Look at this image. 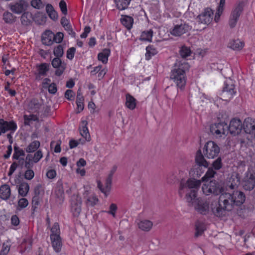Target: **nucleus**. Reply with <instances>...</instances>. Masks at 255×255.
<instances>
[{
  "label": "nucleus",
  "instance_id": "nucleus-51",
  "mask_svg": "<svg viewBox=\"0 0 255 255\" xmlns=\"http://www.w3.org/2000/svg\"><path fill=\"white\" fill-rule=\"evenodd\" d=\"M31 5L34 8L40 9L43 7V4L41 0H32Z\"/></svg>",
  "mask_w": 255,
  "mask_h": 255
},
{
  "label": "nucleus",
  "instance_id": "nucleus-25",
  "mask_svg": "<svg viewBox=\"0 0 255 255\" xmlns=\"http://www.w3.org/2000/svg\"><path fill=\"white\" fill-rule=\"evenodd\" d=\"M152 226V222L148 220H143L140 221L138 223V227L139 229L145 232L149 231L151 229Z\"/></svg>",
  "mask_w": 255,
  "mask_h": 255
},
{
  "label": "nucleus",
  "instance_id": "nucleus-43",
  "mask_svg": "<svg viewBox=\"0 0 255 255\" xmlns=\"http://www.w3.org/2000/svg\"><path fill=\"white\" fill-rule=\"evenodd\" d=\"M40 146V142L35 140L30 143L26 148V151L28 153L33 152L36 151Z\"/></svg>",
  "mask_w": 255,
  "mask_h": 255
},
{
  "label": "nucleus",
  "instance_id": "nucleus-37",
  "mask_svg": "<svg viewBox=\"0 0 255 255\" xmlns=\"http://www.w3.org/2000/svg\"><path fill=\"white\" fill-rule=\"evenodd\" d=\"M158 51L153 45H148L146 48L145 59L149 60L151 57L156 55Z\"/></svg>",
  "mask_w": 255,
  "mask_h": 255
},
{
  "label": "nucleus",
  "instance_id": "nucleus-5",
  "mask_svg": "<svg viewBox=\"0 0 255 255\" xmlns=\"http://www.w3.org/2000/svg\"><path fill=\"white\" fill-rule=\"evenodd\" d=\"M219 146L213 141L207 142L203 149V153L205 157L209 159H213L217 157L220 153Z\"/></svg>",
  "mask_w": 255,
  "mask_h": 255
},
{
  "label": "nucleus",
  "instance_id": "nucleus-48",
  "mask_svg": "<svg viewBox=\"0 0 255 255\" xmlns=\"http://www.w3.org/2000/svg\"><path fill=\"white\" fill-rule=\"evenodd\" d=\"M54 54L57 57H60L63 55V47L61 45H58L54 49Z\"/></svg>",
  "mask_w": 255,
  "mask_h": 255
},
{
  "label": "nucleus",
  "instance_id": "nucleus-58",
  "mask_svg": "<svg viewBox=\"0 0 255 255\" xmlns=\"http://www.w3.org/2000/svg\"><path fill=\"white\" fill-rule=\"evenodd\" d=\"M18 204L20 208H24L28 205V202L26 199L23 198L19 199Z\"/></svg>",
  "mask_w": 255,
  "mask_h": 255
},
{
  "label": "nucleus",
  "instance_id": "nucleus-24",
  "mask_svg": "<svg viewBox=\"0 0 255 255\" xmlns=\"http://www.w3.org/2000/svg\"><path fill=\"white\" fill-rule=\"evenodd\" d=\"M10 195V189L7 184H4L0 187V198L3 200L8 199Z\"/></svg>",
  "mask_w": 255,
  "mask_h": 255
},
{
  "label": "nucleus",
  "instance_id": "nucleus-13",
  "mask_svg": "<svg viewBox=\"0 0 255 255\" xmlns=\"http://www.w3.org/2000/svg\"><path fill=\"white\" fill-rule=\"evenodd\" d=\"M213 14V11L210 8L207 7L204 9L197 18L201 23L208 24L212 21Z\"/></svg>",
  "mask_w": 255,
  "mask_h": 255
},
{
  "label": "nucleus",
  "instance_id": "nucleus-59",
  "mask_svg": "<svg viewBox=\"0 0 255 255\" xmlns=\"http://www.w3.org/2000/svg\"><path fill=\"white\" fill-rule=\"evenodd\" d=\"M110 210L108 212L110 214H111L114 217H116V212L117 210V206L115 204L112 203L110 206Z\"/></svg>",
  "mask_w": 255,
  "mask_h": 255
},
{
  "label": "nucleus",
  "instance_id": "nucleus-14",
  "mask_svg": "<svg viewBox=\"0 0 255 255\" xmlns=\"http://www.w3.org/2000/svg\"><path fill=\"white\" fill-rule=\"evenodd\" d=\"M82 201L80 197L73 195L71 200V211L75 217H78L81 211Z\"/></svg>",
  "mask_w": 255,
  "mask_h": 255
},
{
  "label": "nucleus",
  "instance_id": "nucleus-62",
  "mask_svg": "<svg viewBox=\"0 0 255 255\" xmlns=\"http://www.w3.org/2000/svg\"><path fill=\"white\" fill-rule=\"evenodd\" d=\"M64 28L65 30L68 32L69 34L71 35L72 37H75V32L73 31L72 26L70 24H69L67 26L64 27Z\"/></svg>",
  "mask_w": 255,
  "mask_h": 255
},
{
  "label": "nucleus",
  "instance_id": "nucleus-19",
  "mask_svg": "<svg viewBox=\"0 0 255 255\" xmlns=\"http://www.w3.org/2000/svg\"><path fill=\"white\" fill-rule=\"evenodd\" d=\"M52 246L54 251L59 253L61 251L62 248L61 239L59 235H50Z\"/></svg>",
  "mask_w": 255,
  "mask_h": 255
},
{
  "label": "nucleus",
  "instance_id": "nucleus-52",
  "mask_svg": "<svg viewBox=\"0 0 255 255\" xmlns=\"http://www.w3.org/2000/svg\"><path fill=\"white\" fill-rule=\"evenodd\" d=\"M51 234L54 235H59L60 229L57 223H55L51 229Z\"/></svg>",
  "mask_w": 255,
  "mask_h": 255
},
{
  "label": "nucleus",
  "instance_id": "nucleus-39",
  "mask_svg": "<svg viewBox=\"0 0 255 255\" xmlns=\"http://www.w3.org/2000/svg\"><path fill=\"white\" fill-rule=\"evenodd\" d=\"M46 10L49 16L52 19L55 20L58 18L57 12L54 9L53 7L50 4H47L46 6Z\"/></svg>",
  "mask_w": 255,
  "mask_h": 255
},
{
  "label": "nucleus",
  "instance_id": "nucleus-32",
  "mask_svg": "<svg viewBox=\"0 0 255 255\" xmlns=\"http://www.w3.org/2000/svg\"><path fill=\"white\" fill-rule=\"evenodd\" d=\"M255 186V178L254 177L251 176L244 181L243 187L246 190L251 191L254 188Z\"/></svg>",
  "mask_w": 255,
  "mask_h": 255
},
{
  "label": "nucleus",
  "instance_id": "nucleus-38",
  "mask_svg": "<svg viewBox=\"0 0 255 255\" xmlns=\"http://www.w3.org/2000/svg\"><path fill=\"white\" fill-rule=\"evenodd\" d=\"M29 190V186L26 182L21 183L18 188V193L22 197L26 196Z\"/></svg>",
  "mask_w": 255,
  "mask_h": 255
},
{
  "label": "nucleus",
  "instance_id": "nucleus-12",
  "mask_svg": "<svg viewBox=\"0 0 255 255\" xmlns=\"http://www.w3.org/2000/svg\"><path fill=\"white\" fill-rule=\"evenodd\" d=\"M17 129L16 124L13 121L7 122L0 119V135L9 130L13 133Z\"/></svg>",
  "mask_w": 255,
  "mask_h": 255
},
{
  "label": "nucleus",
  "instance_id": "nucleus-3",
  "mask_svg": "<svg viewBox=\"0 0 255 255\" xmlns=\"http://www.w3.org/2000/svg\"><path fill=\"white\" fill-rule=\"evenodd\" d=\"M190 66L185 61H177L171 71L170 79L173 81L177 87L183 89L186 83V72L189 69Z\"/></svg>",
  "mask_w": 255,
  "mask_h": 255
},
{
  "label": "nucleus",
  "instance_id": "nucleus-50",
  "mask_svg": "<svg viewBox=\"0 0 255 255\" xmlns=\"http://www.w3.org/2000/svg\"><path fill=\"white\" fill-rule=\"evenodd\" d=\"M24 176L25 179L30 180L34 177V172L31 169H27L24 173Z\"/></svg>",
  "mask_w": 255,
  "mask_h": 255
},
{
  "label": "nucleus",
  "instance_id": "nucleus-42",
  "mask_svg": "<svg viewBox=\"0 0 255 255\" xmlns=\"http://www.w3.org/2000/svg\"><path fill=\"white\" fill-rule=\"evenodd\" d=\"M191 53L192 51L190 48L186 46H182L179 50V54L183 58H185L190 56Z\"/></svg>",
  "mask_w": 255,
  "mask_h": 255
},
{
  "label": "nucleus",
  "instance_id": "nucleus-56",
  "mask_svg": "<svg viewBox=\"0 0 255 255\" xmlns=\"http://www.w3.org/2000/svg\"><path fill=\"white\" fill-rule=\"evenodd\" d=\"M75 96L74 93L71 90H67L65 93V97L68 100L71 101L73 100Z\"/></svg>",
  "mask_w": 255,
  "mask_h": 255
},
{
  "label": "nucleus",
  "instance_id": "nucleus-1",
  "mask_svg": "<svg viewBox=\"0 0 255 255\" xmlns=\"http://www.w3.org/2000/svg\"><path fill=\"white\" fill-rule=\"evenodd\" d=\"M245 200V195L241 191L222 192L218 203H215V207H213V204H212V212L217 217H224L227 211H232L235 206L242 205Z\"/></svg>",
  "mask_w": 255,
  "mask_h": 255
},
{
  "label": "nucleus",
  "instance_id": "nucleus-8",
  "mask_svg": "<svg viewBox=\"0 0 255 255\" xmlns=\"http://www.w3.org/2000/svg\"><path fill=\"white\" fill-rule=\"evenodd\" d=\"M193 206L198 213L203 215L208 214L210 211L209 203L200 198H198L194 201V204Z\"/></svg>",
  "mask_w": 255,
  "mask_h": 255
},
{
  "label": "nucleus",
  "instance_id": "nucleus-45",
  "mask_svg": "<svg viewBox=\"0 0 255 255\" xmlns=\"http://www.w3.org/2000/svg\"><path fill=\"white\" fill-rule=\"evenodd\" d=\"M215 174H216V172L215 171V169L212 167H210L208 168L205 175L202 178V179L203 181L208 180L209 178L213 177Z\"/></svg>",
  "mask_w": 255,
  "mask_h": 255
},
{
  "label": "nucleus",
  "instance_id": "nucleus-27",
  "mask_svg": "<svg viewBox=\"0 0 255 255\" xmlns=\"http://www.w3.org/2000/svg\"><path fill=\"white\" fill-rule=\"evenodd\" d=\"M195 161L199 166H203L205 167H207L209 166V163L204 158L200 150L197 151Z\"/></svg>",
  "mask_w": 255,
  "mask_h": 255
},
{
  "label": "nucleus",
  "instance_id": "nucleus-11",
  "mask_svg": "<svg viewBox=\"0 0 255 255\" xmlns=\"http://www.w3.org/2000/svg\"><path fill=\"white\" fill-rule=\"evenodd\" d=\"M240 184V177L238 173H233L227 181L226 184V191H238L237 189Z\"/></svg>",
  "mask_w": 255,
  "mask_h": 255
},
{
  "label": "nucleus",
  "instance_id": "nucleus-28",
  "mask_svg": "<svg viewBox=\"0 0 255 255\" xmlns=\"http://www.w3.org/2000/svg\"><path fill=\"white\" fill-rule=\"evenodd\" d=\"M84 97L82 96L81 91L79 89L77 93L76 104L77 106V113H80L84 109Z\"/></svg>",
  "mask_w": 255,
  "mask_h": 255
},
{
  "label": "nucleus",
  "instance_id": "nucleus-57",
  "mask_svg": "<svg viewBox=\"0 0 255 255\" xmlns=\"http://www.w3.org/2000/svg\"><path fill=\"white\" fill-rule=\"evenodd\" d=\"M10 221L11 225L14 226H17L20 223L19 218L15 215L11 216Z\"/></svg>",
  "mask_w": 255,
  "mask_h": 255
},
{
  "label": "nucleus",
  "instance_id": "nucleus-31",
  "mask_svg": "<svg viewBox=\"0 0 255 255\" xmlns=\"http://www.w3.org/2000/svg\"><path fill=\"white\" fill-rule=\"evenodd\" d=\"M244 46V43L238 39L231 40L228 45L229 48L234 50H240L242 49Z\"/></svg>",
  "mask_w": 255,
  "mask_h": 255
},
{
  "label": "nucleus",
  "instance_id": "nucleus-9",
  "mask_svg": "<svg viewBox=\"0 0 255 255\" xmlns=\"http://www.w3.org/2000/svg\"><path fill=\"white\" fill-rule=\"evenodd\" d=\"M28 4L25 0H18L16 2L9 4L8 7L14 13L19 14L27 10Z\"/></svg>",
  "mask_w": 255,
  "mask_h": 255
},
{
  "label": "nucleus",
  "instance_id": "nucleus-54",
  "mask_svg": "<svg viewBox=\"0 0 255 255\" xmlns=\"http://www.w3.org/2000/svg\"><path fill=\"white\" fill-rule=\"evenodd\" d=\"M42 153L41 150H39L37 151L33 156V160L34 163L38 162L40 159L42 157Z\"/></svg>",
  "mask_w": 255,
  "mask_h": 255
},
{
  "label": "nucleus",
  "instance_id": "nucleus-44",
  "mask_svg": "<svg viewBox=\"0 0 255 255\" xmlns=\"http://www.w3.org/2000/svg\"><path fill=\"white\" fill-rule=\"evenodd\" d=\"M196 233L195 234V237H198L202 235L205 230L204 225L199 222L196 223Z\"/></svg>",
  "mask_w": 255,
  "mask_h": 255
},
{
  "label": "nucleus",
  "instance_id": "nucleus-41",
  "mask_svg": "<svg viewBox=\"0 0 255 255\" xmlns=\"http://www.w3.org/2000/svg\"><path fill=\"white\" fill-rule=\"evenodd\" d=\"M98 201V199L95 195H91L86 198L85 204L87 206H94L97 203Z\"/></svg>",
  "mask_w": 255,
  "mask_h": 255
},
{
  "label": "nucleus",
  "instance_id": "nucleus-4",
  "mask_svg": "<svg viewBox=\"0 0 255 255\" xmlns=\"http://www.w3.org/2000/svg\"><path fill=\"white\" fill-rule=\"evenodd\" d=\"M202 190L206 196L211 194L217 195L223 192V189L220 186L218 182L215 180L204 184L202 187Z\"/></svg>",
  "mask_w": 255,
  "mask_h": 255
},
{
  "label": "nucleus",
  "instance_id": "nucleus-60",
  "mask_svg": "<svg viewBox=\"0 0 255 255\" xmlns=\"http://www.w3.org/2000/svg\"><path fill=\"white\" fill-rule=\"evenodd\" d=\"M112 178H113V177H111V176L108 175V176L106 180L105 186L106 187L107 191H108L109 192H110L111 188Z\"/></svg>",
  "mask_w": 255,
  "mask_h": 255
},
{
  "label": "nucleus",
  "instance_id": "nucleus-30",
  "mask_svg": "<svg viewBox=\"0 0 255 255\" xmlns=\"http://www.w3.org/2000/svg\"><path fill=\"white\" fill-rule=\"evenodd\" d=\"M136 99L129 94L126 95V106L130 110H134L136 105Z\"/></svg>",
  "mask_w": 255,
  "mask_h": 255
},
{
  "label": "nucleus",
  "instance_id": "nucleus-64",
  "mask_svg": "<svg viewBox=\"0 0 255 255\" xmlns=\"http://www.w3.org/2000/svg\"><path fill=\"white\" fill-rule=\"evenodd\" d=\"M39 197L37 196H34L32 198V208H36L37 206L39 205Z\"/></svg>",
  "mask_w": 255,
  "mask_h": 255
},
{
  "label": "nucleus",
  "instance_id": "nucleus-10",
  "mask_svg": "<svg viewBox=\"0 0 255 255\" xmlns=\"http://www.w3.org/2000/svg\"><path fill=\"white\" fill-rule=\"evenodd\" d=\"M211 132L217 137L228 133V125L225 123L214 124L210 126Z\"/></svg>",
  "mask_w": 255,
  "mask_h": 255
},
{
  "label": "nucleus",
  "instance_id": "nucleus-29",
  "mask_svg": "<svg viewBox=\"0 0 255 255\" xmlns=\"http://www.w3.org/2000/svg\"><path fill=\"white\" fill-rule=\"evenodd\" d=\"M121 21L128 29L129 30L132 26L133 19L132 17L128 15H122Z\"/></svg>",
  "mask_w": 255,
  "mask_h": 255
},
{
  "label": "nucleus",
  "instance_id": "nucleus-2",
  "mask_svg": "<svg viewBox=\"0 0 255 255\" xmlns=\"http://www.w3.org/2000/svg\"><path fill=\"white\" fill-rule=\"evenodd\" d=\"M201 184L200 180L194 178L180 181L178 193L181 197L186 194L185 198L189 206H193L194 201L197 199V192Z\"/></svg>",
  "mask_w": 255,
  "mask_h": 255
},
{
  "label": "nucleus",
  "instance_id": "nucleus-7",
  "mask_svg": "<svg viewBox=\"0 0 255 255\" xmlns=\"http://www.w3.org/2000/svg\"><path fill=\"white\" fill-rule=\"evenodd\" d=\"M235 85L233 81L230 79H227L225 82L224 86L223 88L222 96L226 101L231 99L236 94Z\"/></svg>",
  "mask_w": 255,
  "mask_h": 255
},
{
  "label": "nucleus",
  "instance_id": "nucleus-6",
  "mask_svg": "<svg viewBox=\"0 0 255 255\" xmlns=\"http://www.w3.org/2000/svg\"><path fill=\"white\" fill-rule=\"evenodd\" d=\"M244 2L240 1L232 10L229 21V24L231 28H234L236 25L237 22L244 10Z\"/></svg>",
  "mask_w": 255,
  "mask_h": 255
},
{
  "label": "nucleus",
  "instance_id": "nucleus-18",
  "mask_svg": "<svg viewBox=\"0 0 255 255\" xmlns=\"http://www.w3.org/2000/svg\"><path fill=\"white\" fill-rule=\"evenodd\" d=\"M52 66L56 68L55 75L58 76L61 75L65 69V64L62 63L59 57L54 58L51 62Z\"/></svg>",
  "mask_w": 255,
  "mask_h": 255
},
{
  "label": "nucleus",
  "instance_id": "nucleus-36",
  "mask_svg": "<svg viewBox=\"0 0 255 255\" xmlns=\"http://www.w3.org/2000/svg\"><path fill=\"white\" fill-rule=\"evenodd\" d=\"M116 6L119 10H124L128 7L131 0H114Z\"/></svg>",
  "mask_w": 255,
  "mask_h": 255
},
{
  "label": "nucleus",
  "instance_id": "nucleus-55",
  "mask_svg": "<svg viewBox=\"0 0 255 255\" xmlns=\"http://www.w3.org/2000/svg\"><path fill=\"white\" fill-rule=\"evenodd\" d=\"M76 49L74 47H71L68 49L67 51V58L69 59H72L74 58Z\"/></svg>",
  "mask_w": 255,
  "mask_h": 255
},
{
  "label": "nucleus",
  "instance_id": "nucleus-63",
  "mask_svg": "<svg viewBox=\"0 0 255 255\" xmlns=\"http://www.w3.org/2000/svg\"><path fill=\"white\" fill-rule=\"evenodd\" d=\"M12 151V146H11V145H9L7 146V150L6 151L5 154H4L3 155V158L4 159H8L10 157V156L11 154Z\"/></svg>",
  "mask_w": 255,
  "mask_h": 255
},
{
  "label": "nucleus",
  "instance_id": "nucleus-21",
  "mask_svg": "<svg viewBox=\"0 0 255 255\" xmlns=\"http://www.w3.org/2000/svg\"><path fill=\"white\" fill-rule=\"evenodd\" d=\"M243 128L247 133L251 134L255 130V124L251 118L246 119Z\"/></svg>",
  "mask_w": 255,
  "mask_h": 255
},
{
  "label": "nucleus",
  "instance_id": "nucleus-20",
  "mask_svg": "<svg viewBox=\"0 0 255 255\" xmlns=\"http://www.w3.org/2000/svg\"><path fill=\"white\" fill-rule=\"evenodd\" d=\"M42 106L41 102L39 101L38 99H33L29 103L28 108L32 113H39L40 112L39 110L41 109Z\"/></svg>",
  "mask_w": 255,
  "mask_h": 255
},
{
  "label": "nucleus",
  "instance_id": "nucleus-47",
  "mask_svg": "<svg viewBox=\"0 0 255 255\" xmlns=\"http://www.w3.org/2000/svg\"><path fill=\"white\" fill-rule=\"evenodd\" d=\"M23 118L25 125L28 124L27 122L37 121L38 120V117L36 115L33 114L24 115Z\"/></svg>",
  "mask_w": 255,
  "mask_h": 255
},
{
  "label": "nucleus",
  "instance_id": "nucleus-49",
  "mask_svg": "<svg viewBox=\"0 0 255 255\" xmlns=\"http://www.w3.org/2000/svg\"><path fill=\"white\" fill-rule=\"evenodd\" d=\"M64 35L62 32H57L55 35L54 34V37L53 38V42H55L59 43L62 42L63 39Z\"/></svg>",
  "mask_w": 255,
  "mask_h": 255
},
{
  "label": "nucleus",
  "instance_id": "nucleus-17",
  "mask_svg": "<svg viewBox=\"0 0 255 255\" xmlns=\"http://www.w3.org/2000/svg\"><path fill=\"white\" fill-rule=\"evenodd\" d=\"M50 67V64L46 63L37 65V73L35 74L36 79L39 80L42 79V77L46 76L47 72L49 70Z\"/></svg>",
  "mask_w": 255,
  "mask_h": 255
},
{
  "label": "nucleus",
  "instance_id": "nucleus-16",
  "mask_svg": "<svg viewBox=\"0 0 255 255\" xmlns=\"http://www.w3.org/2000/svg\"><path fill=\"white\" fill-rule=\"evenodd\" d=\"M191 27L186 23L175 25L171 30L170 33L175 36H179L191 29Z\"/></svg>",
  "mask_w": 255,
  "mask_h": 255
},
{
  "label": "nucleus",
  "instance_id": "nucleus-33",
  "mask_svg": "<svg viewBox=\"0 0 255 255\" xmlns=\"http://www.w3.org/2000/svg\"><path fill=\"white\" fill-rule=\"evenodd\" d=\"M16 17L11 12L5 11L2 14V19L4 21L8 24L13 23L15 21Z\"/></svg>",
  "mask_w": 255,
  "mask_h": 255
},
{
  "label": "nucleus",
  "instance_id": "nucleus-26",
  "mask_svg": "<svg viewBox=\"0 0 255 255\" xmlns=\"http://www.w3.org/2000/svg\"><path fill=\"white\" fill-rule=\"evenodd\" d=\"M87 125V122L86 121H82V127H80L79 128V130L80 134L85 139V141H89L90 139V135Z\"/></svg>",
  "mask_w": 255,
  "mask_h": 255
},
{
  "label": "nucleus",
  "instance_id": "nucleus-46",
  "mask_svg": "<svg viewBox=\"0 0 255 255\" xmlns=\"http://www.w3.org/2000/svg\"><path fill=\"white\" fill-rule=\"evenodd\" d=\"M222 166L223 163L222 162V158L219 157L213 162L212 167L215 170H219L222 167Z\"/></svg>",
  "mask_w": 255,
  "mask_h": 255
},
{
  "label": "nucleus",
  "instance_id": "nucleus-53",
  "mask_svg": "<svg viewBox=\"0 0 255 255\" xmlns=\"http://www.w3.org/2000/svg\"><path fill=\"white\" fill-rule=\"evenodd\" d=\"M59 5L62 13L65 15H66L67 14V9L66 2L64 0H61L59 2Z\"/></svg>",
  "mask_w": 255,
  "mask_h": 255
},
{
  "label": "nucleus",
  "instance_id": "nucleus-35",
  "mask_svg": "<svg viewBox=\"0 0 255 255\" xmlns=\"http://www.w3.org/2000/svg\"><path fill=\"white\" fill-rule=\"evenodd\" d=\"M153 36V31L151 29L143 31L141 32L139 39L143 41L151 42Z\"/></svg>",
  "mask_w": 255,
  "mask_h": 255
},
{
  "label": "nucleus",
  "instance_id": "nucleus-61",
  "mask_svg": "<svg viewBox=\"0 0 255 255\" xmlns=\"http://www.w3.org/2000/svg\"><path fill=\"white\" fill-rule=\"evenodd\" d=\"M56 85L53 83L49 85L48 86V92L52 94H54L57 92Z\"/></svg>",
  "mask_w": 255,
  "mask_h": 255
},
{
  "label": "nucleus",
  "instance_id": "nucleus-22",
  "mask_svg": "<svg viewBox=\"0 0 255 255\" xmlns=\"http://www.w3.org/2000/svg\"><path fill=\"white\" fill-rule=\"evenodd\" d=\"M54 33L50 30H46L42 35L41 40L43 44L51 45L53 43Z\"/></svg>",
  "mask_w": 255,
  "mask_h": 255
},
{
  "label": "nucleus",
  "instance_id": "nucleus-34",
  "mask_svg": "<svg viewBox=\"0 0 255 255\" xmlns=\"http://www.w3.org/2000/svg\"><path fill=\"white\" fill-rule=\"evenodd\" d=\"M110 50L108 48L104 49L98 55V60L102 61L103 63H107L108 60V57L110 55Z\"/></svg>",
  "mask_w": 255,
  "mask_h": 255
},
{
  "label": "nucleus",
  "instance_id": "nucleus-15",
  "mask_svg": "<svg viewBox=\"0 0 255 255\" xmlns=\"http://www.w3.org/2000/svg\"><path fill=\"white\" fill-rule=\"evenodd\" d=\"M243 128V124L241 121L237 118L233 119L228 126V132L230 131L233 135L240 133Z\"/></svg>",
  "mask_w": 255,
  "mask_h": 255
},
{
  "label": "nucleus",
  "instance_id": "nucleus-23",
  "mask_svg": "<svg viewBox=\"0 0 255 255\" xmlns=\"http://www.w3.org/2000/svg\"><path fill=\"white\" fill-rule=\"evenodd\" d=\"M14 153L12 155V159L15 160H19V162L20 163L22 161V164H23L24 161V158L23 157H21V156H24L25 155V152L24 150L19 147L16 145L14 146Z\"/></svg>",
  "mask_w": 255,
  "mask_h": 255
},
{
  "label": "nucleus",
  "instance_id": "nucleus-40",
  "mask_svg": "<svg viewBox=\"0 0 255 255\" xmlns=\"http://www.w3.org/2000/svg\"><path fill=\"white\" fill-rule=\"evenodd\" d=\"M20 20L22 24L24 25H28L31 22V14L29 12H23L22 13Z\"/></svg>",
  "mask_w": 255,
  "mask_h": 255
}]
</instances>
